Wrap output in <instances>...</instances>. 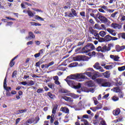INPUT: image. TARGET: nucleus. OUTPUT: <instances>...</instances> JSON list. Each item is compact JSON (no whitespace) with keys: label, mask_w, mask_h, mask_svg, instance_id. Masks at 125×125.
<instances>
[{"label":"nucleus","mask_w":125,"mask_h":125,"mask_svg":"<svg viewBox=\"0 0 125 125\" xmlns=\"http://www.w3.org/2000/svg\"><path fill=\"white\" fill-rule=\"evenodd\" d=\"M6 95L8 97H10V96H11V93H10V92H9V91H6Z\"/></svg>","instance_id":"48"},{"label":"nucleus","mask_w":125,"mask_h":125,"mask_svg":"<svg viewBox=\"0 0 125 125\" xmlns=\"http://www.w3.org/2000/svg\"><path fill=\"white\" fill-rule=\"evenodd\" d=\"M44 51V50L43 49H41L39 51V54L41 55V54H42L43 53Z\"/></svg>","instance_id":"57"},{"label":"nucleus","mask_w":125,"mask_h":125,"mask_svg":"<svg viewBox=\"0 0 125 125\" xmlns=\"http://www.w3.org/2000/svg\"><path fill=\"white\" fill-rule=\"evenodd\" d=\"M27 13L28 14V16H30V17H34V15L36 14V13H33V12H32V11L30 10L27 11Z\"/></svg>","instance_id":"32"},{"label":"nucleus","mask_w":125,"mask_h":125,"mask_svg":"<svg viewBox=\"0 0 125 125\" xmlns=\"http://www.w3.org/2000/svg\"><path fill=\"white\" fill-rule=\"evenodd\" d=\"M94 28L95 29H99V24H95L94 26Z\"/></svg>","instance_id":"62"},{"label":"nucleus","mask_w":125,"mask_h":125,"mask_svg":"<svg viewBox=\"0 0 125 125\" xmlns=\"http://www.w3.org/2000/svg\"><path fill=\"white\" fill-rule=\"evenodd\" d=\"M96 50L97 51H101V52H102V47H101V46H99L97 48Z\"/></svg>","instance_id":"50"},{"label":"nucleus","mask_w":125,"mask_h":125,"mask_svg":"<svg viewBox=\"0 0 125 125\" xmlns=\"http://www.w3.org/2000/svg\"><path fill=\"white\" fill-rule=\"evenodd\" d=\"M111 27L113 29H122V25L116 23H112L111 25Z\"/></svg>","instance_id":"12"},{"label":"nucleus","mask_w":125,"mask_h":125,"mask_svg":"<svg viewBox=\"0 0 125 125\" xmlns=\"http://www.w3.org/2000/svg\"><path fill=\"white\" fill-rule=\"evenodd\" d=\"M120 112L121 110H120V108H117L116 110H114L113 115H114V116H118V115L120 114Z\"/></svg>","instance_id":"26"},{"label":"nucleus","mask_w":125,"mask_h":125,"mask_svg":"<svg viewBox=\"0 0 125 125\" xmlns=\"http://www.w3.org/2000/svg\"><path fill=\"white\" fill-rule=\"evenodd\" d=\"M67 80H77V79H85L84 73L71 74L67 77Z\"/></svg>","instance_id":"2"},{"label":"nucleus","mask_w":125,"mask_h":125,"mask_svg":"<svg viewBox=\"0 0 125 125\" xmlns=\"http://www.w3.org/2000/svg\"><path fill=\"white\" fill-rule=\"evenodd\" d=\"M102 108V105L100 104L97 106V107H90V110H92L93 112H96L97 110H99V109H101Z\"/></svg>","instance_id":"13"},{"label":"nucleus","mask_w":125,"mask_h":125,"mask_svg":"<svg viewBox=\"0 0 125 125\" xmlns=\"http://www.w3.org/2000/svg\"><path fill=\"white\" fill-rule=\"evenodd\" d=\"M111 41H118V38L111 37Z\"/></svg>","instance_id":"61"},{"label":"nucleus","mask_w":125,"mask_h":125,"mask_svg":"<svg viewBox=\"0 0 125 125\" xmlns=\"http://www.w3.org/2000/svg\"><path fill=\"white\" fill-rule=\"evenodd\" d=\"M82 90L83 91H84V92H92V93H93L94 92V89L93 88H87L86 87H83L82 88Z\"/></svg>","instance_id":"9"},{"label":"nucleus","mask_w":125,"mask_h":125,"mask_svg":"<svg viewBox=\"0 0 125 125\" xmlns=\"http://www.w3.org/2000/svg\"><path fill=\"white\" fill-rule=\"evenodd\" d=\"M101 27H102V30H106V26H105V25H104V24H101Z\"/></svg>","instance_id":"56"},{"label":"nucleus","mask_w":125,"mask_h":125,"mask_svg":"<svg viewBox=\"0 0 125 125\" xmlns=\"http://www.w3.org/2000/svg\"><path fill=\"white\" fill-rule=\"evenodd\" d=\"M48 96L49 97H50V98H51L52 99L54 98V95L50 92L48 93Z\"/></svg>","instance_id":"44"},{"label":"nucleus","mask_w":125,"mask_h":125,"mask_svg":"<svg viewBox=\"0 0 125 125\" xmlns=\"http://www.w3.org/2000/svg\"><path fill=\"white\" fill-rule=\"evenodd\" d=\"M39 121H40V117H37L35 118V119L32 118L28 120L25 123L26 124H33L34 123V124H38L39 123Z\"/></svg>","instance_id":"5"},{"label":"nucleus","mask_w":125,"mask_h":125,"mask_svg":"<svg viewBox=\"0 0 125 125\" xmlns=\"http://www.w3.org/2000/svg\"><path fill=\"white\" fill-rule=\"evenodd\" d=\"M12 24H13V22H8L6 24V26H12Z\"/></svg>","instance_id":"64"},{"label":"nucleus","mask_w":125,"mask_h":125,"mask_svg":"<svg viewBox=\"0 0 125 125\" xmlns=\"http://www.w3.org/2000/svg\"><path fill=\"white\" fill-rule=\"evenodd\" d=\"M104 40L105 42H110V41H112V36L107 35L104 37Z\"/></svg>","instance_id":"20"},{"label":"nucleus","mask_w":125,"mask_h":125,"mask_svg":"<svg viewBox=\"0 0 125 125\" xmlns=\"http://www.w3.org/2000/svg\"><path fill=\"white\" fill-rule=\"evenodd\" d=\"M106 31L109 33L111 36H113V37H116L117 36V32H116V31L115 30L108 28L106 29Z\"/></svg>","instance_id":"8"},{"label":"nucleus","mask_w":125,"mask_h":125,"mask_svg":"<svg viewBox=\"0 0 125 125\" xmlns=\"http://www.w3.org/2000/svg\"><path fill=\"white\" fill-rule=\"evenodd\" d=\"M3 87L6 91H9V90H11V87L9 86H7V84H6V76L5 77L4 82H3Z\"/></svg>","instance_id":"10"},{"label":"nucleus","mask_w":125,"mask_h":125,"mask_svg":"<svg viewBox=\"0 0 125 125\" xmlns=\"http://www.w3.org/2000/svg\"><path fill=\"white\" fill-rule=\"evenodd\" d=\"M100 125H106V122L104 120L101 121Z\"/></svg>","instance_id":"55"},{"label":"nucleus","mask_w":125,"mask_h":125,"mask_svg":"<svg viewBox=\"0 0 125 125\" xmlns=\"http://www.w3.org/2000/svg\"><path fill=\"white\" fill-rule=\"evenodd\" d=\"M110 58H111V59H112L113 61H115L116 62H119L120 60V57L117 55H110Z\"/></svg>","instance_id":"11"},{"label":"nucleus","mask_w":125,"mask_h":125,"mask_svg":"<svg viewBox=\"0 0 125 125\" xmlns=\"http://www.w3.org/2000/svg\"><path fill=\"white\" fill-rule=\"evenodd\" d=\"M20 121H21V119L20 118L17 119L16 121V125H18V124H19V123L20 122Z\"/></svg>","instance_id":"54"},{"label":"nucleus","mask_w":125,"mask_h":125,"mask_svg":"<svg viewBox=\"0 0 125 125\" xmlns=\"http://www.w3.org/2000/svg\"><path fill=\"white\" fill-rule=\"evenodd\" d=\"M27 112V109H21L18 111V114H22V113H25Z\"/></svg>","instance_id":"41"},{"label":"nucleus","mask_w":125,"mask_h":125,"mask_svg":"<svg viewBox=\"0 0 125 125\" xmlns=\"http://www.w3.org/2000/svg\"><path fill=\"white\" fill-rule=\"evenodd\" d=\"M69 96H71V97L74 99L79 98V96H78V95L73 94V93L70 94Z\"/></svg>","instance_id":"39"},{"label":"nucleus","mask_w":125,"mask_h":125,"mask_svg":"<svg viewBox=\"0 0 125 125\" xmlns=\"http://www.w3.org/2000/svg\"><path fill=\"white\" fill-rule=\"evenodd\" d=\"M101 8L103 9H104V10H106V11H108V7L106 6H103L101 7Z\"/></svg>","instance_id":"53"},{"label":"nucleus","mask_w":125,"mask_h":125,"mask_svg":"<svg viewBox=\"0 0 125 125\" xmlns=\"http://www.w3.org/2000/svg\"><path fill=\"white\" fill-rule=\"evenodd\" d=\"M64 16L65 17H70V18H73L74 17V16H75V17H78V14L77 13V11H76L75 9H72L71 13L65 12Z\"/></svg>","instance_id":"4"},{"label":"nucleus","mask_w":125,"mask_h":125,"mask_svg":"<svg viewBox=\"0 0 125 125\" xmlns=\"http://www.w3.org/2000/svg\"><path fill=\"white\" fill-rule=\"evenodd\" d=\"M83 105L82 104V102H80L78 104V107H79V110H81L82 109Z\"/></svg>","instance_id":"49"},{"label":"nucleus","mask_w":125,"mask_h":125,"mask_svg":"<svg viewBox=\"0 0 125 125\" xmlns=\"http://www.w3.org/2000/svg\"><path fill=\"white\" fill-rule=\"evenodd\" d=\"M61 111L62 112H63L64 113H65V114H69V109L66 107H62L61 108Z\"/></svg>","instance_id":"22"},{"label":"nucleus","mask_w":125,"mask_h":125,"mask_svg":"<svg viewBox=\"0 0 125 125\" xmlns=\"http://www.w3.org/2000/svg\"><path fill=\"white\" fill-rule=\"evenodd\" d=\"M85 85L89 87H92L94 85V83L92 81H89L85 83Z\"/></svg>","instance_id":"15"},{"label":"nucleus","mask_w":125,"mask_h":125,"mask_svg":"<svg viewBox=\"0 0 125 125\" xmlns=\"http://www.w3.org/2000/svg\"><path fill=\"white\" fill-rule=\"evenodd\" d=\"M83 119H88V115L85 114L83 116Z\"/></svg>","instance_id":"60"},{"label":"nucleus","mask_w":125,"mask_h":125,"mask_svg":"<svg viewBox=\"0 0 125 125\" xmlns=\"http://www.w3.org/2000/svg\"><path fill=\"white\" fill-rule=\"evenodd\" d=\"M53 79L55 81H58V80H59V78H58V76H56L53 77Z\"/></svg>","instance_id":"63"},{"label":"nucleus","mask_w":125,"mask_h":125,"mask_svg":"<svg viewBox=\"0 0 125 125\" xmlns=\"http://www.w3.org/2000/svg\"><path fill=\"white\" fill-rule=\"evenodd\" d=\"M90 51L87 46H85L82 49V52L83 53H87Z\"/></svg>","instance_id":"24"},{"label":"nucleus","mask_w":125,"mask_h":125,"mask_svg":"<svg viewBox=\"0 0 125 125\" xmlns=\"http://www.w3.org/2000/svg\"><path fill=\"white\" fill-rule=\"evenodd\" d=\"M118 71H119V72H122L123 71H125V65L118 67Z\"/></svg>","instance_id":"38"},{"label":"nucleus","mask_w":125,"mask_h":125,"mask_svg":"<svg viewBox=\"0 0 125 125\" xmlns=\"http://www.w3.org/2000/svg\"><path fill=\"white\" fill-rule=\"evenodd\" d=\"M31 3L27 2H25L24 3L25 4H26V5H28V6H32V5H33V3H35L34 1H30Z\"/></svg>","instance_id":"40"},{"label":"nucleus","mask_w":125,"mask_h":125,"mask_svg":"<svg viewBox=\"0 0 125 125\" xmlns=\"http://www.w3.org/2000/svg\"><path fill=\"white\" fill-rule=\"evenodd\" d=\"M93 67L96 70H99V72H101V73L105 72V70L103 69V68L100 66V64L98 62L95 63L93 65Z\"/></svg>","instance_id":"6"},{"label":"nucleus","mask_w":125,"mask_h":125,"mask_svg":"<svg viewBox=\"0 0 125 125\" xmlns=\"http://www.w3.org/2000/svg\"><path fill=\"white\" fill-rule=\"evenodd\" d=\"M99 35H100L102 38L106 36V32L104 31H101L99 32Z\"/></svg>","instance_id":"33"},{"label":"nucleus","mask_w":125,"mask_h":125,"mask_svg":"<svg viewBox=\"0 0 125 125\" xmlns=\"http://www.w3.org/2000/svg\"><path fill=\"white\" fill-rule=\"evenodd\" d=\"M48 86L50 88H51L52 89H53V87H54L53 84H49L48 85Z\"/></svg>","instance_id":"59"},{"label":"nucleus","mask_w":125,"mask_h":125,"mask_svg":"<svg viewBox=\"0 0 125 125\" xmlns=\"http://www.w3.org/2000/svg\"><path fill=\"white\" fill-rule=\"evenodd\" d=\"M86 71H86L84 73V76L86 75L89 78H91L92 80H95L96 78H99L100 76L99 75V72H96L93 70L92 68H87Z\"/></svg>","instance_id":"1"},{"label":"nucleus","mask_w":125,"mask_h":125,"mask_svg":"<svg viewBox=\"0 0 125 125\" xmlns=\"http://www.w3.org/2000/svg\"><path fill=\"white\" fill-rule=\"evenodd\" d=\"M80 14L81 16H83V17H85V12L84 11L80 12Z\"/></svg>","instance_id":"52"},{"label":"nucleus","mask_w":125,"mask_h":125,"mask_svg":"<svg viewBox=\"0 0 125 125\" xmlns=\"http://www.w3.org/2000/svg\"><path fill=\"white\" fill-rule=\"evenodd\" d=\"M89 31H90V34H92V35H95V34H96V31L92 29V27L89 28Z\"/></svg>","instance_id":"35"},{"label":"nucleus","mask_w":125,"mask_h":125,"mask_svg":"<svg viewBox=\"0 0 125 125\" xmlns=\"http://www.w3.org/2000/svg\"><path fill=\"white\" fill-rule=\"evenodd\" d=\"M54 64V62H51L48 63V67H50V66H52Z\"/></svg>","instance_id":"58"},{"label":"nucleus","mask_w":125,"mask_h":125,"mask_svg":"<svg viewBox=\"0 0 125 125\" xmlns=\"http://www.w3.org/2000/svg\"><path fill=\"white\" fill-rule=\"evenodd\" d=\"M118 14V12H116L115 13H113L112 14H111V17L113 18H115L116 17V15Z\"/></svg>","instance_id":"51"},{"label":"nucleus","mask_w":125,"mask_h":125,"mask_svg":"<svg viewBox=\"0 0 125 125\" xmlns=\"http://www.w3.org/2000/svg\"><path fill=\"white\" fill-rule=\"evenodd\" d=\"M34 84H35V83L32 80L29 81L27 82V85L29 86H32V85H34Z\"/></svg>","instance_id":"36"},{"label":"nucleus","mask_w":125,"mask_h":125,"mask_svg":"<svg viewBox=\"0 0 125 125\" xmlns=\"http://www.w3.org/2000/svg\"><path fill=\"white\" fill-rule=\"evenodd\" d=\"M86 46H87L90 51H91L92 49H94V45H93L92 43L88 44L86 45Z\"/></svg>","instance_id":"19"},{"label":"nucleus","mask_w":125,"mask_h":125,"mask_svg":"<svg viewBox=\"0 0 125 125\" xmlns=\"http://www.w3.org/2000/svg\"><path fill=\"white\" fill-rule=\"evenodd\" d=\"M118 19L121 20V22H124V21L125 20V16L123 15H121Z\"/></svg>","instance_id":"34"},{"label":"nucleus","mask_w":125,"mask_h":125,"mask_svg":"<svg viewBox=\"0 0 125 125\" xmlns=\"http://www.w3.org/2000/svg\"><path fill=\"white\" fill-rule=\"evenodd\" d=\"M62 98L65 100V101H68L69 102H71L72 100L70 97H66V96H62Z\"/></svg>","instance_id":"30"},{"label":"nucleus","mask_w":125,"mask_h":125,"mask_svg":"<svg viewBox=\"0 0 125 125\" xmlns=\"http://www.w3.org/2000/svg\"><path fill=\"white\" fill-rule=\"evenodd\" d=\"M43 92V89L39 88L37 90V93H42Z\"/></svg>","instance_id":"46"},{"label":"nucleus","mask_w":125,"mask_h":125,"mask_svg":"<svg viewBox=\"0 0 125 125\" xmlns=\"http://www.w3.org/2000/svg\"><path fill=\"white\" fill-rule=\"evenodd\" d=\"M73 60L74 61H82V56H77L76 57H74Z\"/></svg>","instance_id":"18"},{"label":"nucleus","mask_w":125,"mask_h":125,"mask_svg":"<svg viewBox=\"0 0 125 125\" xmlns=\"http://www.w3.org/2000/svg\"><path fill=\"white\" fill-rule=\"evenodd\" d=\"M103 75L104 78H106V79L110 78V72L109 71H106L105 72L103 73Z\"/></svg>","instance_id":"25"},{"label":"nucleus","mask_w":125,"mask_h":125,"mask_svg":"<svg viewBox=\"0 0 125 125\" xmlns=\"http://www.w3.org/2000/svg\"><path fill=\"white\" fill-rule=\"evenodd\" d=\"M110 83L106 82V80L104 79V83H103L102 86L109 87V86H110Z\"/></svg>","instance_id":"27"},{"label":"nucleus","mask_w":125,"mask_h":125,"mask_svg":"<svg viewBox=\"0 0 125 125\" xmlns=\"http://www.w3.org/2000/svg\"><path fill=\"white\" fill-rule=\"evenodd\" d=\"M17 75V71H14L13 73L12 77V78H16Z\"/></svg>","instance_id":"47"},{"label":"nucleus","mask_w":125,"mask_h":125,"mask_svg":"<svg viewBox=\"0 0 125 125\" xmlns=\"http://www.w3.org/2000/svg\"><path fill=\"white\" fill-rule=\"evenodd\" d=\"M70 79H66L64 80L65 82H66L67 84L69 85V86H71V87H73V88H75V89H79V88H81V86H82V85L80 83H78V85H76V83L74 82V81L72 80H68Z\"/></svg>","instance_id":"3"},{"label":"nucleus","mask_w":125,"mask_h":125,"mask_svg":"<svg viewBox=\"0 0 125 125\" xmlns=\"http://www.w3.org/2000/svg\"><path fill=\"white\" fill-rule=\"evenodd\" d=\"M89 59H90V58H88V57L86 56H82L83 61H88Z\"/></svg>","instance_id":"37"},{"label":"nucleus","mask_w":125,"mask_h":125,"mask_svg":"<svg viewBox=\"0 0 125 125\" xmlns=\"http://www.w3.org/2000/svg\"><path fill=\"white\" fill-rule=\"evenodd\" d=\"M104 81H105V79H103L102 78H98L96 79L95 82L99 84H102V85Z\"/></svg>","instance_id":"14"},{"label":"nucleus","mask_w":125,"mask_h":125,"mask_svg":"<svg viewBox=\"0 0 125 125\" xmlns=\"http://www.w3.org/2000/svg\"><path fill=\"white\" fill-rule=\"evenodd\" d=\"M81 122H83L84 125H88V122L87 121L83 118L81 119Z\"/></svg>","instance_id":"42"},{"label":"nucleus","mask_w":125,"mask_h":125,"mask_svg":"<svg viewBox=\"0 0 125 125\" xmlns=\"http://www.w3.org/2000/svg\"><path fill=\"white\" fill-rule=\"evenodd\" d=\"M114 46V44L109 43L108 44L107 47L108 48V50H111V47H113Z\"/></svg>","instance_id":"43"},{"label":"nucleus","mask_w":125,"mask_h":125,"mask_svg":"<svg viewBox=\"0 0 125 125\" xmlns=\"http://www.w3.org/2000/svg\"><path fill=\"white\" fill-rule=\"evenodd\" d=\"M114 68V64H110L106 65L104 67V69H106V70H112Z\"/></svg>","instance_id":"23"},{"label":"nucleus","mask_w":125,"mask_h":125,"mask_svg":"<svg viewBox=\"0 0 125 125\" xmlns=\"http://www.w3.org/2000/svg\"><path fill=\"white\" fill-rule=\"evenodd\" d=\"M98 19L100 20L101 21H103V22H107L108 21V19L106 18L105 17L100 15L98 17Z\"/></svg>","instance_id":"16"},{"label":"nucleus","mask_w":125,"mask_h":125,"mask_svg":"<svg viewBox=\"0 0 125 125\" xmlns=\"http://www.w3.org/2000/svg\"><path fill=\"white\" fill-rule=\"evenodd\" d=\"M78 64L79 63L78 62H73V63H70L69 65V66L70 68H73L74 67H77V66H78Z\"/></svg>","instance_id":"28"},{"label":"nucleus","mask_w":125,"mask_h":125,"mask_svg":"<svg viewBox=\"0 0 125 125\" xmlns=\"http://www.w3.org/2000/svg\"><path fill=\"white\" fill-rule=\"evenodd\" d=\"M109 48H108V46H106V45H104L102 48V52H107V51H110V50H108Z\"/></svg>","instance_id":"21"},{"label":"nucleus","mask_w":125,"mask_h":125,"mask_svg":"<svg viewBox=\"0 0 125 125\" xmlns=\"http://www.w3.org/2000/svg\"><path fill=\"white\" fill-rule=\"evenodd\" d=\"M17 58V56L14 57L11 61V62L10 63V65L11 67H13V66H14V64H15V62H13V61H14V60H15V59H16Z\"/></svg>","instance_id":"31"},{"label":"nucleus","mask_w":125,"mask_h":125,"mask_svg":"<svg viewBox=\"0 0 125 125\" xmlns=\"http://www.w3.org/2000/svg\"><path fill=\"white\" fill-rule=\"evenodd\" d=\"M112 100L113 101H114V102L118 101L119 100V98L114 96L112 97Z\"/></svg>","instance_id":"45"},{"label":"nucleus","mask_w":125,"mask_h":125,"mask_svg":"<svg viewBox=\"0 0 125 125\" xmlns=\"http://www.w3.org/2000/svg\"><path fill=\"white\" fill-rule=\"evenodd\" d=\"M35 35H34V33L32 32H29V36L25 38L26 40H28V41H30V38H32V39H35Z\"/></svg>","instance_id":"17"},{"label":"nucleus","mask_w":125,"mask_h":125,"mask_svg":"<svg viewBox=\"0 0 125 125\" xmlns=\"http://www.w3.org/2000/svg\"><path fill=\"white\" fill-rule=\"evenodd\" d=\"M35 19L38 20V21H44V20L42 18L39 16V15H35Z\"/></svg>","instance_id":"29"},{"label":"nucleus","mask_w":125,"mask_h":125,"mask_svg":"<svg viewBox=\"0 0 125 125\" xmlns=\"http://www.w3.org/2000/svg\"><path fill=\"white\" fill-rule=\"evenodd\" d=\"M111 90H112V91H114V92H119L120 94V98H123V97H124V95H123V92H122V90H120L119 87H114L113 89H111Z\"/></svg>","instance_id":"7"}]
</instances>
